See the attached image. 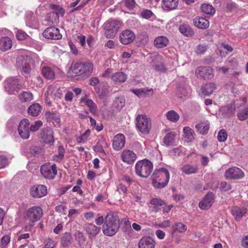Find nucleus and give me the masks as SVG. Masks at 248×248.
<instances>
[{"label": "nucleus", "mask_w": 248, "mask_h": 248, "mask_svg": "<svg viewBox=\"0 0 248 248\" xmlns=\"http://www.w3.org/2000/svg\"><path fill=\"white\" fill-rule=\"evenodd\" d=\"M93 70V65L92 62L87 61L73 63L69 72L76 80H84L92 74Z\"/></svg>", "instance_id": "f257e3e1"}, {"label": "nucleus", "mask_w": 248, "mask_h": 248, "mask_svg": "<svg viewBox=\"0 0 248 248\" xmlns=\"http://www.w3.org/2000/svg\"><path fill=\"white\" fill-rule=\"evenodd\" d=\"M120 219L116 214L110 212L105 218V222L102 228L103 233L108 236L115 235L120 228Z\"/></svg>", "instance_id": "f03ea898"}, {"label": "nucleus", "mask_w": 248, "mask_h": 248, "mask_svg": "<svg viewBox=\"0 0 248 248\" xmlns=\"http://www.w3.org/2000/svg\"><path fill=\"white\" fill-rule=\"evenodd\" d=\"M152 179L153 185L155 188H164L167 185L169 181V172L165 168L155 170L152 175Z\"/></svg>", "instance_id": "7ed1b4c3"}, {"label": "nucleus", "mask_w": 248, "mask_h": 248, "mask_svg": "<svg viewBox=\"0 0 248 248\" xmlns=\"http://www.w3.org/2000/svg\"><path fill=\"white\" fill-rule=\"evenodd\" d=\"M153 170V164L147 159H143L137 162L135 165L137 175L140 177L147 178Z\"/></svg>", "instance_id": "20e7f679"}, {"label": "nucleus", "mask_w": 248, "mask_h": 248, "mask_svg": "<svg viewBox=\"0 0 248 248\" xmlns=\"http://www.w3.org/2000/svg\"><path fill=\"white\" fill-rule=\"evenodd\" d=\"M136 127L142 133H148L151 127L150 119L146 115H138L136 118Z\"/></svg>", "instance_id": "39448f33"}, {"label": "nucleus", "mask_w": 248, "mask_h": 248, "mask_svg": "<svg viewBox=\"0 0 248 248\" xmlns=\"http://www.w3.org/2000/svg\"><path fill=\"white\" fill-rule=\"evenodd\" d=\"M121 25L119 21H108L104 24L105 35L107 38L113 37L117 32Z\"/></svg>", "instance_id": "423d86ee"}, {"label": "nucleus", "mask_w": 248, "mask_h": 248, "mask_svg": "<svg viewBox=\"0 0 248 248\" xmlns=\"http://www.w3.org/2000/svg\"><path fill=\"white\" fill-rule=\"evenodd\" d=\"M21 82L19 80L15 78H9L4 82V88L9 93H18L21 89Z\"/></svg>", "instance_id": "0eeeda50"}, {"label": "nucleus", "mask_w": 248, "mask_h": 248, "mask_svg": "<svg viewBox=\"0 0 248 248\" xmlns=\"http://www.w3.org/2000/svg\"><path fill=\"white\" fill-rule=\"evenodd\" d=\"M40 172L45 178L54 179L57 174L56 165L55 164L52 165L50 164H45L41 167Z\"/></svg>", "instance_id": "6e6552de"}, {"label": "nucleus", "mask_w": 248, "mask_h": 248, "mask_svg": "<svg viewBox=\"0 0 248 248\" xmlns=\"http://www.w3.org/2000/svg\"><path fill=\"white\" fill-rule=\"evenodd\" d=\"M43 211L41 208L38 206H33L29 208L26 215V218L33 223L39 220L42 217Z\"/></svg>", "instance_id": "1a4fd4ad"}, {"label": "nucleus", "mask_w": 248, "mask_h": 248, "mask_svg": "<svg viewBox=\"0 0 248 248\" xmlns=\"http://www.w3.org/2000/svg\"><path fill=\"white\" fill-rule=\"evenodd\" d=\"M195 73L198 77L204 79H210L214 76L213 68L209 66L198 67L196 69Z\"/></svg>", "instance_id": "9d476101"}, {"label": "nucleus", "mask_w": 248, "mask_h": 248, "mask_svg": "<svg viewBox=\"0 0 248 248\" xmlns=\"http://www.w3.org/2000/svg\"><path fill=\"white\" fill-rule=\"evenodd\" d=\"M31 61V59L30 57L27 56H21L19 57L16 62L18 68L22 70L25 74H29L31 70V67L30 64Z\"/></svg>", "instance_id": "9b49d317"}, {"label": "nucleus", "mask_w": 248, "mask_h": 248, "mask_svg": "<svg viewBox=\"0 0 248 248\" xmlns=\"http://www.w3.org/2000/svg\"><path fill=\"white\" fill-rule=\"evenodd\" d=\"M30 122L27 119H22L19 123L18 127V132L20 137L23 139H28L30 137Z\"/></svg>", "instance_id": "f8f14e48"}, {"label": "nucleus", "mask_w": 248, "mask_h": 248, "mask_svg": "<svg viewBox=\"0 0 248 248\" xmlns=\"http://www.w3.org/2000/svg\"><path fill=\"white\" fill-rule=\"evenodd\" d=\"M227 179L239 180L244 177V172L239 168L233 167L227 170L225 173Z\"/></svg>", "instance_id": "ddd939ff"}, {"label": "nucleus", "mask_w": 248, "mask_h": 248, "mask_svg": "<svg viewBox=\"0 0 248 248\" xmlns=\"http://www.w3.org/2000/svg\"><path fill=\"white\" fill-rule=\"evenodd\" d=\"M53 134V131L51 129L46 127L42 129L40 133V137L44 143L52 145L54 142Z\"/></svg>", "instance_id": "4468645a"}, {"label": "nucleus", "mask_w": 248, "mask_h": 248, "mask_svg": "<svg viewBox=\"0 0 248 248\" xmlns=\"http://www.w3.org/2000/svg\"><path fill=\"white\" fill-rule=\"evenodd\" d=\"M43 34L46 38L49 39L59 40L62 37V35L60 33V30L53 27L46 28Z\"/></svg>", "instance_id": "2eb2a0df"}, {"label": "nucleus", "mask_w": 248, "mask_h": 248, "mask_svg": "<svg viewBox=\"0 0 248 248\" xmlns=\"http://www.w3.org/2000/svg\"><path fill=\"white\" fill-rule=\"evenodd\" d=\"M215 195L212 192H209L204 199L199 202V206L201 209L207 210L209 209L214 202Z\"/></svg>", "instance_id": "dca6fc26"}, {"label": "nucleus", "mask_w": 248, "mask_h": 248, "mask_svg": "<svg viewBox=\"0 0 248 248\" xmlns=\"http://www.w3.org/2000/svg\"><path fill=\"white\" fill-rule=\"evenodd\" d=\"M120 41L124 45H128L136 38L134 33L130 30H126L120 34Z\"/></svg>", "instance_id": "f3484780"}, {"label": "nucleus", "mask_w": 248, "mask_h": 248, "mask_svg": "<svg viewBox=\"0 0 248 248\" xmlns=\"http://www.w3.org/2000/svg\"><path fill=\"white\" fill-rule=\"evenodd\" d=\"M30 193L34 198H41L47 194L46 187L42 185L33 186L31 188Z\"/></svg>", "instance_id": "a211bd4d"}, {"label": "nucleus", "mask_w": 248, "mask_h": 248, "mask_svg": "<svg viewBox=\"0 0 248 248\" xmlns=\"http://www.w3.org/2000/svg\"><path fill=\"white\" fill-rule=\"evenodd\" d=\"M125 143V140L124 135L119 134L114 137L112 146L115 150L119 151L124 147Z\"/></svg>", "instance_id": "6ab92c4d"}, {"label": "nucleus", "mask_w": 248, "mask_h": 248, "mask_svg": "<svg viewBox=\"0 0 248 248\" xmlns=\"http://www.w3.org/2000/svg\"><path fill=\"white\" fill-rule=\"evenodd\" d=\"M136 155L132 151L124 150L121 155L122 160L130 164L133 163L136 159Z\"/></svg>", "instance_id": "aec40b11"}, {"label": "nucleus", "mask_w": 248, "mask_h": 248, "mask_svg": "<svg viewBox=\"0 0 248 248\" xmlns=\"http://www.w3.org/2000/svg\"><path fill=\"white\" fill-rule=\"evenodd\" d=\"M85 229L91 239L94 238L100 232L101 228L92 223L86 225Z\"/></svg>", "instance_id": "412c9836"}, {"label": "nucleus", "mask_w": 248, "mask_h": 248, "mask_svg": "<svg viewBox=\"0 0 248 248\" xmlns=\"http://www.w3.org/2000/svg\"><path fill=\"white\" fill-rule=\"evenodd\" d=\"M155 242L150 237L141 238L139 242V248H155Z\"/></svg>", "instance_id": "4be33fe9"}, {"label": "nucleus", "mask_w": 248, "mask_h": 248, "mask_svg": "<svg viewBox=\"0 0 248 248\" xmlns=\"http://www.w3.org/2000/svg\"><path fill=\"white\" fill-rule=\"evenodd\" d=\"M178 3V0H162L161 6L165 10H172L177 7Z\"/></svg>", "instance_id": "5701e85b"}, {"label": "nucleus", "mask_w": 248, "mask_h": 248, "mask_svg": "<svg viewBox=\"0 0 248 248\" xmlns=\"http://www.w3.org/2000/svg\"><path fill=\"white\" fill-rule=\"evenodd\" d=\"M193 23L197 28L204 29H207L209 26V22L205 18L196 16L193 19Z\"/></svg>", "instance_id": "b1692460"}, {"label": "nucleus", "mask_w": 248, "mask_h": 248, "mask_svg": "<svg viewBox=\"0 0 248 248\" xmlns=\"http://www.w3.org/2000/svg\"><path fill=\"white\" fill-rule=\"evenodd\" d=\"M180 170L185 174L189 175L196 173L198 171L199 167L197 165L186 164Z\"/></svg>", "instance_id": "393cba45"}, {"label": "nucleus", "mask_w": 248, "mask_h": 248, "mask_svg": "<svg viewBox=\"0 0 248 248\" xmlns=\"http://www.w3.org/2000/svg\"><path fill=\"white\" fill-rule=\"evenodd\" d=\"M217 89L216 85L214 82H210L203 85L201 88V91L203 95L209 96L213 93Z\"/></svg>", "instance_id": "a878e982"}, {"label": "nucleus", "mask_w": 248, "mask_h": 248, "mask_svg": "<svg viewBox=\"0 0 248 248\" xmlns=\"http://www.w3.org/2000/svg\"><path fill=\"white\" fill-rule=\"evenodd\" d=\"M127 79L126 75L122 72H116L111 76V79L116 84L124 82Z\"/></svg>", "instance_id": "bb28decb"}, {"label": "nucleus", "mask_w": 248, "mask_h": 248, "mask_svg": "<svg viewBox=\"0 0 248 248\" xmlns=\"http://www.w3.org/2000/svg\"><path fill=\"white\" fill-rule=\"evenodd\" d=\"M232 216L236 220H239L247 212V209L237 206L233 207L231 210Z\"/></svg>", "instance_id": "cd10ccee"}, {"label": "nucleus", "mask_w": 248, "mask_h": 248, "mask_svg": "<svg viewBox=\"0 0 248 248\" xmlns=\"http://www.w3.org/2000/svg\"><path fill=\"white\" fill-rule=\"evenodd\" d=\"M12 41L8 37H3L0 39V49L2 51H6L12 47Z\"/></svg>", "instance_id": "c85d7f7f"}, {"label": "nucleus", "mask_w": 248, "mask_h": 248, "mask_svg": "<svg viewBox=\"0 0 248 248\" xmlns=\"http://www.w3.org/2000/svg\"><path fill=\"white\" fill-rule=\"evenodd\" d=\"M169 39L164 36L157 37L154 42L155 46L157 48H164L169 44Z\"/></svg>", "instance_id": "c756f323"}, {"label": "nucleus", "mask_w": 248, "mask_h": 248, "mask_svg": "<svg viewBox=\"0 0 248 248\" xmlns=\"http://www.w3.org/2000/svg\"><path fill=\"white\" fill-rule=\"evenodd\" d=\"M41 110V106L37 103H35L32 104L29 107L28 112L29 115L35 117L39 115Z\"/></svg>", "instance_id": "7c9ffc66"}, {"label": "nucleus", "mask_w": 248, "mask_h": 248, "mask_svg": "<svg viewBox=\"0 0 248 248\" xmlns=\"http://www.w3.org/2000/svg\"><path fill=\"white\" fill-rule=\"evenodd\" d=\"M42 74L43 76L47 79L54 78L55 74L53 69L49 66H43L42 68Z\"/></svg>", "instance_id": "2f4dec72"}, {"label": "nucleus", "mask_w": 248, "mask_h": 248, "mask_svg": "<svg viewBox=\"0 0 248 248\" xmlns=\"http://www.w3.org/2000/svg\"><path fill=\"white\" fill-rule=\"evenodd\" d=\"M195 127L200 134L205 135L208 132L210 127V124L208 121H206L197 124L195 125Z\"/></svg>", "instance_id": "473e14b6"}, {"label": "nucleus", "mask_w": 248, "mask_h": 248, "mask_svg": "<svg viewBox=\"0 0 248 248\" xmlns=\"http://www.w3.org/2000/svg\"><path fill=\"white\" fill-rule=\"evenodd\" d=\"M80 102L83 103L87 105L89 107L90 110L92 113L93 114L96 113V105L92 100L86 97H83L81 99Z\"/></svg>", "instance_id": "72a5a7b5"}, {"label": "nucleus", "mask_w": 248, "mask_h": 248, "mask_svg": "<svg viewBox=\"0 0 248 248\" xmlns=\"http://www.w3.org/2000/svg\"><path fill=\"white\" fill-rule=\"evenodd\" d=\"M185 135V140L186 142H190L194 140V132L189 127H185L183 129Z\"/></svg>", "instance_id": "f704fd0d"}, {"label": "nucleus", "mask_w": 248, "mask_h": 248, "mask_svg": "<svg viewBox=\"0 0 248 248\" xmlns=\"http://www.w3.org/2000/svg\"><path fill=\"white\" fill-rule=\"evenodd\" d=\"M176 134L173 132L167 133L163 139L164 143L167 146L172 145L174 142Z\"/></svg>", "instance_id": "c9c22d12"}, {"label": "nucleus", "mask_w": 248, "mask_h": 248, "mask_svg": "<svg viewBox=\"0 0 248 248\" xmlns=\"http://www.w3.org/2000/svg\"><path fill=\"white\" fill-rule=\"evenodd\" d=\"M201 9L202 13L207 15H214L215 13V9L211 5L208 4H202Z\"/></svg>", "instance_id": "e433bc0d"}, {"label": "nucleus", "mask_w": 248, "mask_h": 248, "mask_svg": "<svg viewBox=\"0 0 248 248\" xmlns=\"http://www.w3.org/2000/svg\"><path fill=\"white\" fill-rule=\"evenodd\" d=\"M179 29L180 32L186 36H191L193 34L191 28L187 25H182Z\"/></svg>", "instance_id": "4c0bfd02"}, {"label": "nucleus", "mask_w": 248, "mask_h": 248, "mask_svg": "<svg viewBox=\"0 0 248 248\" xmlns=\"http://www.w3.org/2000/svg\"><path fill=\"white\" fill-rule=\"evenodd\" d=\"M186 226L181 222H178L174 223L171 228V230L173 233L178 232H183L186 230Z\"/></svg>", "instance_id": "58836bf2"}, {"label": "nucleus", "mask_w": 248, "mask_h": 248, "mask_svg": "<svg viewBox=\"0 0 248 248\" xmlns=\"http://www.w3.org/2000/svg\"><path fill=\"white\" fill-rule=\"evenodd\" d=\"M125 99L123 97H118L115 98L113 102V107L117 110H120L125 105Z\"/></svg>", "instance_id": "ea45409f"}, {"label": "nucleus", "mask_w": 248, "mask_h": 248, "mask_svg": "<svg viewBox=\"0 0 248 248\" xmlns=\"http://www.w3.org/2000/svg\"><path fill=\"white\" fill-rule=\"evenodd\" d=\"M58 154L55 155L53 156V160L56 162H60L62 160L65 154V149L62 145L59 146L58 149Z\"/></svg>", "instance_id": "a19ab883"}, {"label": "nucleus", "mask_w": 248, "mask_h": 248, "mask_svg": "<svg viewBox=\"0 0 248 248\" xmlns=\"http://www.w3.org/2000/svg\"><path fill=\"white\" fill-rule=\"evenodd\" d=\"M153 90L152 89L150 90H147L146 89H132L131 90V92L134 93L135 94L137 95L139 97H144L146 94H147V93Z\"/></svg>", "instance_id": "79ce46f5"}, {"label": "nucleus", "mask_w": 248, "mask_h": 248, "mask_svg": "<svg viewBox=\"0 0 248 248\" xmlns=\"http://www.w3.org/2000/svg\"><path fill=\"white\" fill-rule=\"evenodd\" d=\"M167 118L173 122H176L179 119V115L174 110H170L166 113Z\"/></svg>", "instance_id": "37998d69"}, {"label": "nucleus", "mask_w": 248, "mask_h": 248, "mask_svg": "<svg viewBox=\"0 0 248 248\" xmlns=\"http://www.w3.org/2000/svg\"><path fill=\"white\" fill-rule=\"evenodd\" d=\"M16 37L18 40H24L29 38V36L23 31L16 29L15 31Z\"/></svg>", "instance_id": "c03bdc74"}, {"label": "nucleus", "mask_w": 248, "mask_h": 248, "mask_svg": "<svg viewBox=\"0 0 248 248\" xmlns=\"http://www.w3.org/2000/svg\"><path fill=\"white\" fill-rule=\"evenodd\" d=\"M45 117L48 121L53 120L58 122L60 120L59 116L56 113L49 111L45 112Z\"/></svg>", "instance_id": "a18cd8bd"}, {"label": "nucleus", "mask_w": 248, "mask_h": 248, "mask_svg": "<svg viewBox=\"0 0 248 248\" xmlns=\"http://www.w3.org/2000/svg\"><path fill=\"white\" fill-rule=\"evenodd\" d=\"M248 116V107L245 108L244 109L240 110L238 114L237 117L239 120L244 121Z\"/></svg>", "instance_id": "49530a36"}, {"label": "nucleus", "mask_w": 248, "mask_h": 248, "mask_svg": "<svg viewBox=\"0 0 248 248\" xmlns=\"http://www.w3.org/2000/svg\"><path fill=\"white\" fill-rule=\"evenodd\" d=\"M43 125V122L40 120L36 121L33 124H30L29 127L31 132H34L38 131Z\"/></svg>", "instance_id": "de8ad7c7"}, {"label": "nucleus", "mask_w": 248, "mask_h": 248, "mask_svg": "<svg viewBox=\"0 0 248 248\" xmlns=\"http://www.w3.org/2000/svg\"><path fill=\"white\" fill-rule=\"evenodd\" d=\"M20 98L22 102H29L32 99L33 96L32 93L30 92H24L20 95Z\"/></svg>", "instance_id": "09e8293b"}, {"label": "nucleus", "mask_w": 248, "mask_h": 248, "mask_svg": "<svg viewBox=\"0 0 248 248\" xmlns=\"http://www.w3.org/2000/svg\"><path fill=\"white\" fill-rule=\"evenodd\" d=\"M71 236L69 233H65L62 238V243L63 245L67 246L70 243Z\"/></svg>", "instance_id": "8fccbe9b"}, {"label": "nucleus", "mask_w": 248, "mask_h": 248, "mask_svg": "<svg viewBox=\"0 0 248 248\" xmlns=\"http://www.w3.org/2000/svg\"><path fill=\"white\" fill-rule=\"evenodd\" d=\"M104 142L105 140L103 138L99 140L97 144L93 147L94 151L99 153H104V150H103L101 144V143H103Z\"/></svg>", "instance_id": "3c124183"}, {"label": "nucleus", "mask_w": 248, "mask_h": 248, "mask_svg": "<svg viewBox=\"0 0 248 248\" xmlns=\"http://www.w3.org/2000/svg\"><path fill=\"white\" fill-rule=\"evenodd\" d=\"M153 15V12L151 10L147 9L143 10L140 14V16L142 18L147 19L150 18Z\"/></svg>", "instance_id": "603ef678"}, {"label": "nucleus", "mask_w": 248, "mask_h": 248, "mask_svg": "<svg viewBox=\"0 0 248 248\" xmlns=\"http://www.w3.org/2000/svg\"><path fill=\"white\" fill-rule=\"evenodd\" d=\"M227 138V134L224 129H221L218 133L217 139L220 142L225 141Z\"/></svg>", "instance_id": "864d4df0"}, {"label": "nucleus", "mask_w": 248, "mask_h": 248, "mask_svg": "<svg viewBox=\"0 0 248 248\" xmlns=\"http://www.w3.org/2000/svg\"><path fill=\"white\" fill-rule=\"evenodd\" d=\"M117 190L120 194L125 196L127 194V188L122 184H120L117 187Z\"/></svg>", "instance_id": "5fc2aeb1"}, {"label": "nucleus", "mask_w": 248, "mask_h": 248, "mask_svg": "<svg viewBox=\"0 0 248 248\" xmlns=\"http://www.w3.org/2000/svg\"><path fill=\"white\" fill-rule=\"evenodd\" d=\"M207 48V46L205 45H199L196 47L195 52L198 54H202L206 51Z\"/></svg>", "instance_id": "6e6d98bb"}, {"label": "nucleus", "mask_w": 248, "mask_h": 248, "mask_svg": "<svg viewBox=\"0 0 248 248\" xmlns=\"http://www.w3.org/2000/svg\"><path fill=\"white\" fill-rule=\"evenodd\" d=\"M49 7L53 10H55L59 12V14L63 16L65 13L64 10L58 5L50 4Z\"/></svg>", "instance_id": "4d7b16f0"}, {"label": "nucleus", "mask_w": 248, "mask_h": 248, "mask_svg": "<svg viewBox=\"0 0 248 248\" xmlns=\"http://www.w3.org/2000/svg\"><path fill=\"white\" fill-rule=\"evenodd\" d=\"M150 203L153 205L162 206L165 204V202L159 198H153L150 201Z\"/></svg>", "instance_id": "13d9d810"}, {"label": "nucleus", "mask_w": 248, "mask_h": 248, "mask_svg": "<svg viewBox=\"0 0 248 248\" xmlns=\"http://www.w3.org/2000/svg\"><path fill=\"white\" fill-rule=\"evenodd\" d=\"M220 188L224 191H228L231 189L232 186L225 181L221 182L220 185Z\"/></svg>", "instance_id": "bf43d9fd"}, {"label": "nucleus", "mask_w": 248, "mask_h": 248, "mask_svg": "<svg viewBox=\"0 0 248 248\" xmlns=\"http://www.w3.org/2000/svg\"><path fill=\"white\" fill-rule=\"evenodd\" d=\"M8 164L7 158L4 155H0V169L5 167Z\"/></svg>", "instance_id": "052dcab7"}, {"label": "nucleus", "mask_w": 248, "mask_h": 248, "mask_svg": "<svg viewBox=\"0 0 248 248\" xmlns=\"http://www.w3.org/2000/svg\"><path fill=\"white\" fill-rule=\"evenodd\" d=\"M124 3L125 6L129 10H133L136 5L135 0H124Z\"/></svg>", "instance_id": "680f3d73"}, {"label": "nucleus", "mask_w": 248, "mask_h": 248, "mask_svg": "<svg viewBox=\"0 0 248 248\" xmlns=\"http://www.w3.org/2000/svg\"><path fill=\"white\" fill-rule=\"evenodd\" d=\"M10 241V237L8 235H4L1 239V247H5Z\"/></svg>", "instance_id": "e2e57ef3"}, {"label": "nucleus", "mask_w": 248, "mask_h": 248, "mask_svg": "<svg viewBox=\"0 0 248 248\" xmlns=\"http://www.w3.org/2000/svg\"><path fill=\"white\" fill-rule=\"evenodd\" d=\"M85 36L84 35H78L76 37V40L80 43L82 46H85L86 44Z\"/></svg>", "instance_id": "0e129e2a"}, {"label": "nucleus", "mask_w": 248, "mask_h": 248, "mask_svg": "<svg viewBox=\"0 0 248 248\" xmlns=\"http://www.w3.org/2000/svg\"><path fill=\"white\" fill-rule=\"evenodd\" d=\"M55 243L53 240L48 239L46 241V244L44 248H54L55 247Z\"/></svg>", "instance_id": "69168bd1"}, {"label": "nucleus", "mask_w": 248, "mask_h": 248, "mask_svg": "<svg viewBox=\"0 0 248 248\" xmlns=\"http://www.w3.org/2000/svg\"><path fill=\"white\" fill-rule=\"evenodd\" d=\"M69 46L72 53L75 55L77 54L78 53V50L72 41H69Z\"/></svg>", "instance_id": "338daca9"}, {"label": "nucleus", "mask_w": 248, "mask_h": 248, "mask_svg": "<svg viewBox=\"0 0 248 248\" xmlns=\"http://www.w3.org/2000/svg\"><path fill=\"white\" fill-rule=\"evenodd\" d=\"M99 82V79L97 77H93L90 78V85L92 86H95Z\"/></svg>", "instance_id": "774afa93"}]
</instances>
